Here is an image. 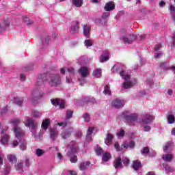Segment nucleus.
<instances>
[{"label":"nucleus","instance_id":"f257e3e1","mask_svg":"<svg viewBox=\"0 0 175 175\" xmlns=\"http://www.w3.org/2000/svg\"><path fill=\"white\" fill-rule=\"evenodd\" d=\"M121 118H124L130 126H135L136 124L139 123L142 125H148L152 123L154 120V116L146 113L143 116L142 119H137V115L135 113H130L128 111H124L121 114Z\"/></svg>","mask_w":175,"mask_h":175},{"label":"nucleus","instance_id":"f03ea898","mask_svg":"<svg viewBox=\"0 0 175 175\" xmlns=\"http://www.w3.org/2000/svg\"><path fill=\"white\" fill-rule=\"evenodd\" d=\"M10 124L13 125L12 131L15 135V137L18 140H14L12 143V147H17L18 146V143L20 144V148L22 151L27 150V141L24 139V135H25V132L21 129V128L17 126L18 124H20V119L16 118L12 119L10 121Z\"/></svg>","mask_w":175,"mask_h":175},{"label":"nucleus","instance_id":"7ed1b4c3","mask_svg":"<svg viewBox=\"0 0 175 175\" xmlns=\"http://www.w3.org/2000/svg\"><path fill=\"white\" fill-rule=\"evenodd\" d=\"M112 73L119 72L122 79H124V82L122 83L123 88L128 90V88H131L134 85L137 84V80L135 78H131V76L128 75L126 70H125V66L122 64H115L111 68Z\"/></svg>","mask_w":175,"mask_h":175},{"label":"nucleus","instance_id":"20e7f679","mask_svg":"<svg viewBox=\"0 0 175 175\" xmlns=\"http://www.w3.org/2000/svg\"><path fill=\"white\" fill-rule=\"evenodd\" d=\"M46 77L47 75H40L37 80V85L38 87L39 85H43V84L46 83V80L52 87H55L61 84V78L59 77V75H51L49 79H46Z\"/></svg>","mask_w":175,"mask_h":175},{"label":"nucleus","instance_id":"39448f33","mask_svg":"<svg viewBox=\"0 0 175 175\" xmlns=\"http://www.w3.org/2000/svg\"><path fill=\"white\" fill-rule=\"evenodd\" d=\"M69 147L70 151L68 152L67 155L70 157V161L72 163H76L77 162V156L75 154L79 151V146L75 141H72L70 143Z\"/></svg>","mask_w":175,"mask_h":175},{"label":"nucleus","instance_id":"423d86ee","mask_svg":"<svg viewBox=\"0 0 175 175\" xmlns=\"http://www.w3.org/2000/svg\"><path fill=\"white\" fill-rule=\"evenodd\" d=\"M120 33L122 35L120 37V40H122V42L127 44H131V43L134 40H136V38H137V36L135 34H125L126 33V30L125 29H122Z\"/></svg>","mask_w":175,"mask_h":175},{"label":"nucleus","instance_id":"0eeeda50","mask_svg":"<svg viewBox=\"0 0 175 175\" xmlns=\"http://www.w3.org/2000/svg\"><path fill=\"white\" fill-rule=\"evenodd\" d=\"M78 73L81 76V79L79 78L78 80L80 83V85H84L85 84V77L90 75V68L87 67H81L78 70Z\"/></svg>","mask_w":175,"mask_h":175},{"label":"nucleus","instance_id":"6e6552de","mask_svg":"<svg viewBox=\"0 0 175 175\" xmlns=\"http://www.w3.org/2000/svg\"><path fill=\"white\" fill-rule=\"evenodd\" d=\"M114 147L116 151H125L129 147V148H133L135 147V142L131 141L128 143V142L126 141L121 146L116 142L114 144Z\"/></svg>","mask_w":175,"mask_h":175},{"label":"nucleus","instance_id":"1a4fd4ad","mask_svg":"<svg viewBox=\"0 0 175 175\" xmlns=\"http://www.w3.org/2000/svg\"><path fill=\"white\" fill-rule=\"evenodd\" d=\"M68 73V76L66 77V83H73V79H72V77H75V68L70 67L68 68H61L60 69V72L62 75H64L65 72Z\"/></svg>","mask_w":175,"mask_h":175},{"label":"nucleus","instance_id":"9d476101","mask_svg":"<svg viewBox=\"0 0 175 175\" xmlns=\"http://www.w3.org/2000/svg\"><path fill=\"white\" fill-rule=\"evenodd\" d=\"M9 129L8 127L5 126L4 129H2L1 130V139L0 140L1 144L3 146H6L8 143H9V139H10V137L8 133H6V131Z\"/></svg>","mask_w":175,"mask_h":175},{"label":"nucleus","instance_id":"9b49d317","mask_svg":"<svg viewBox=\"0 0 175 175\" xmlns=\"http://www.w3.org/2000/svg\"><path fill=\"white\" fill-rule=\"evenodd\" d=\"M125 105V100L120 98H116L113 100L111 103V106L115 107V109H121Z\"/></svg>","mask_w":175,"mask_h":175},{"label":"nucleus","instance_id":"f8f14e48","mask_svg":"<svg viewBox=\"0 0 175 175\" xmlns=\"http://www.w3.org/2000/svg\"><path fill=\"white\" fill-rule=\"evenodd\" d=\"M25 126H27L28 128H29V126H31V132H35V131H36V126H38V124L35 123V122H33V119L29 118H28L27 121L25 122Z\"/></svg>","mask_w":175,"mask_h":175},{"label":"nucleus","instance_id":"ddd939ff","mask_svg":"<svg viewBox=\"0 0 175 175\" xmlns=\"http://www.w3.org/2000/svg\"><path fill=\"white\" fill-rule=\"evenodd\" d=\"M51 102L53 106H59V109L65 107V101L59 98L51 99Z\"/></svg>","mask_w":175,"mask_h":175},{"label":"nucleus","instance_id":"4468645a","mask_svg":"<svg viewBox=\"0 0 175 175\" xmlns=\"http://www.w3.org/2000/svg\"><path fill=\"white\" fill-rule=\"evenodd\" d=\"M110 16V13L105 12L103 14L101 19L98 18L95 20L96 24H105L106 23V19Z\"/></svg>","mask_w":175,"mask_h":175},{"label":"nucleus","instance_id":"2eb2a0df","mask_svg":"<svg viewBox=\"0 0 175 175\" xmlns=\"http://www.w3.org/2000/svg\"><path fill=\"white\" fill-rule=\"evenodd\" d=\"M160 68L161 69H163L164 70H167V69H170L175 73V66H172L171 67H169V63L167 62H162L160 64Z\"/></svg>","mask_w":175,"mask_h":175},{"label":"nucleus","instance_id":"dca6fc26","mask_svg":"<svg viewBox=\"0 0 175 175\" xmlns=\"http://www.w3.org/2000/svg\"><path fill=\"white\" fill-rule=\"evenodd\" d=\"M73 132V129H68L67 130H63L62 133H61V137L62 139H66L72 135V133Z\"/></svg>","mask_w":175,"mask_h":175},{"label":"nucleus","instance_id":"f3484780","mask_svg":"<svg viewBox=\"0 0 175 175\" xmlns=\"http://www.w3.org/2000/svg\"><path fill=\"white\" fill-rule=\"evenodd\" d=\"M109 55L110 53L108 52V51H104L100 57V62H106V61H109Z\"/></svg>","mask_w":175,"mask_h":175},{"label":"nucleus","instance_id":"a211bd4d","mask_svg":"<svg viewBox=\"0 0 175 175\" xmlns=\"http://www.w3.org/2000/svg\"><path fill=\"white\" fill-rule=\"evenodd\" d=\"M113 139H114V136L113 135V134L107 133V137L105 139V144L107 146H110V144H111V143L113 142Z\"/></svg>","mask_w":175,"mask_h":175},{"label":"nucleus","instance_id":"6ab92c4d","mask_svg":"<svg viewBox=\"0 0 175 175\" xmlns=\"http://www.w3.org/2000/svg\"><path fill=\"white\" fill-rule=\"evenodd\" d=\"M174 147V144L172 142H167L164 146V152L167 153L172 151V149Z\"/></svg>","mask_w":175,"mask_h":175},{"label":"nucleus","instance_id":"aec40b11","mask_svg":"<svg viewBox=\"0 0 175 175\" xmlns=\"http://www.w3.org/2000/svg\"><path fill=\"white\" fill-rule=\"evenodd\" d=\"M113 166L115 169H121L122 167V163L121 161V157H117L114 162H113Z\"/></svg>","mask_w":175,"mask_h":175},{"label":"nucleus","instance_id":"412c9836","mask_svg":"<svg viewBox=\"0 0 175 175\" xmlns=\"http://www.w3.org/2000/svg\"><path fill=\"white\" fill-rule=\"evenodd\" d=\"M114 8H116V5H114V2L109 1L106 3V5L105 6V10L107 12H110L111 10H113Z\"/></svg>","mask_w":175,"mask_h":175},{"label":"nucleus","instance_id":"4be33fe9","mask_svg":"<svg viewBox=\"0 0 175 175\" xmlns=\"http://www.w3.org/2000/svg\"><path fill=\"white\" fill-rule=\"evenodd\" d=\"M50 137L53 142L58 137V131L55 129H51L50 130Z\"/></svg>","mask_w":175,"mask_h":175},{"label":"nucleus","instance_id":"5701e85b","mask_svg":"<svg viewBox=\"0 0 175 175\" xmlns=\"http://www.w3.org/2000/svg\"><path fill=\"white\" fill-rule=\"evenodd\" d=\"M82 100L84 103H90L91 105H93L94 103H96V102L95 98H94V97H91V96H86V97L83 98Z\"/></svg>","mask_w":175,"mask_h":175},{"label":"nucleus","instance_id":"b1692460","mask_svg":"<svg viewBox=\"0 0 175 175\" xmlns=\"http://www.w3.org/2000/svg\"><path fill=\"white\" fill-rule=\"evenodd\" d=\"M10 23L9 21H4L3 23L0 22V32H3L5 31V29L8 28L9 27Z\"/></svg>","mask_w":175,"mask_h":175},{"label":"nucleus","instance_id":"393cba45","mask_svg":"<svg viewBox=\"0 0 175 175\" xmlns=\"http://www.w3.org/2000/svg\"><path fill=\"white\" fill-rule=\"evenodd\" d=\"M92 132H94V127H89L88 129V133L86 134V140L87 142H91L92 140Z\"/></svg>","mask_w":175,"mask_h":175},{"label":"nucleus","instance_id":"a878e982","mask_svg":"<svg viewBox=\"0 0 175 175\" xmlns=\"http://www.w3.org/2000/svg\"><path fill=\"white\" fill-rule=\"evenodd\" d=\"M79 31V22L74 21L72 23L71 25V32L74 33V32H77Z\"/></svg>","mask_w":175,"mask_h":175},{"label":"nucleus","instance_id":"bb28decb","mask_svg":"<svg viewBox=\"0 0 175 175\" xmlns=\"http://www.w3.org/2000/svg\"><path fill=\"white\" fill-rule=\"evenodd\" d=\"M91 32V27L89 25H85L83 27V35L85 38H89L90 33Z\"/></svg>","mask_w":175,"mask_h":175},{"label":"nucleus","instance_id":"cd10ccee","mask_svg":"<svg viewBox=\"0 0 175 175\" xmlns=\"http://www.w3.org/2000/svg\"><path fill=\"white\" fill-rule=\"evenodd\" d=\"M50 126V119H45L42 121V128L44 131H47V129Z\"/></svg>","mask_w":175,"mask_h":175},{"label":"nucleus","instance_id":"c85d7f7f","mask_svg":"<svg viewBox=\"0 0 175 175\" xmlns=\"http://www.w3.org/2000/svg\"><path fill=\"white\" fill-rule=\"evenodd\" d=\"M90 165H91V163L90 161L81 163L79 165V170H85V169H87L90 166Z\"/></svg>","mask_w":175,"mask_h":175},{"label":"nucleus","instance_id":"c756f323","mask_svg":"<svg viewBox=\"0 0 175 175\" xmlns=\"http://www.w3.org/2000/svg\"><path fill=\"white\" fill-rule=\"evenodd\" d=\"M162 159L165 161V162H171L172 159H173L172 154H163L162 157Z\"/></svg>","mask_w":175,"mask_h":175},{"label":"nucleus","instance_id":"7c9ffc66","mask_svg":"<svg viewBox=\"0 0 175 175\" xmlns=\"http://www.w3.org/2000/svg\"><path fill=\"white\" fill-rule=\"evenodd\" d=\"M111 158V154L110 153L106 152L105 154H103L102 160L103 162L109 161V159Z\"/></svg>","mask_w":175,"mask_h":175},{"label":"nucleus","instance_id":"2f4dec72","mask_svg":"<svg viewBox=\"0 0 175 175\" xmlns=\"http://www.w3.org/2000/svg\"><path fill=\"white\" fill-rule=\"evenodd\" d=\"M93 76L94 77H96L97 79H99V77H100V76H102V70L100 68H97L96 69L94 72H93Z\"/></svg>","mask_w":175,"mask_h":175},{"label":"nucleus","instance_id":"473e14b6","mask_svg":"<svg viewBox=\"0 0 175 175\" xmlns=\"http://www.w3.org/2000/svg\"><path fill=\"white\" fill-rule=\"evenodd\" d=\"M133 167L134 170H139L140 167H142V163H140L139 161H135L133 162Z\"/></svg>","mask_w":175,"mask_h":175},{"label":"nucleus","instance_id":"72a5a7b5","mask_svg":"<svg viewBox=\"0 0 175 175\" xmlns=\"http://www.w3.org/2000/svg\"><path fill=\"white\" fill-rule=\"evenodd\" d=\"M15 169L16 170H17V172H19V173H23V172H24V167H23V163L20 162L19 163H18V165L15 166Z\"/></svg>","mask_w":175,"mask_h":175},{"label":"nucleus","instance_id":"f704fd0d","mask_svg":"<svg viewBox=\"0 0 175 175\" xmlns=\"http://www.w3.org/2000/svg\"><path fill=\"white\" fill-rule=\"evenodd\" d=\"M72 3L76 8L83 6V0H72Z\"/></svg>","mask_w":175,"mask_h":175},{"label":"nucleus","instance_id":"c9c22d12","mask_svg":"<svg viewBox=\"0 0 175 175\" xmlns=\"http://www.w3.org/2000/svg\"><path fill=\"white\" fill-rule=\"evenodd\" d=\"M163 167L167 173H172L174 170V168L169 166L167 164H163Z\"/></svg>","mask_w":175,"mask_h":175},{"label":"nucleus","instance_id":"e433bc0d","mask_svg":"<svg viewBox=\"0 0 175 175\" xmlns=\"http://www.w3.org/2000/svg\"><path fill=\"white\" fill-rule=\"evenodd\" d=\"M24 99L23 98L19 97H14V102L16 105H18V106H21V103H23Z\"/></svg>","mask_w":175,"mask_h":175},{"label":"nucleus","instance_id":"4c0bfd02","mask_svg":"<svg viewBox=\"0 0 175 175\" xmlns=\"http://www.w3.org/2000/svg\"><path fill=\"white\" fill-rule=\"evenodd\" d=\"M170 10L171 12V16L174 20V21L175 22V7L173 5H170Z\"/></svg>","mask_w":175,"mask_h":175},{"label":"nucleus","instance_id":"58836bf2","mask_svg":"<svg viewBox=\"0 0 175 175\" xmlns=\"http://www.w3.org/2000/svg\"><path fill=\"white\" fill-rule=\"evenodd\" d=\"M104 94L105 95H111V90H110V86L109 85L105 86Z\"/></svg>","mask_w":175,"mask_h":175},{"label":"nucleus","instance_id":"ea45409f","mask_svg":"<svg viewBox=\"0 0 175 175\" xmlns=\"http://www.w3.org/2000/svg\"><path fill=\"white\" fill-rule=\"evenodd\" d=\"M95 151H96L97 155H102V154H103V152H104L103 149H102V148H100L99 146H97L96 147Z\"/></svg>","mask_w":175,"mask_h":175},{"label":"nucleus","instance_id":"a19ab883","mask_svg":"<svg viewBox=\"0 0 175 175\" xmlns=\"http://www.w3.org/2000/svg\"><path fill=\"white\" fill-rule=\"evenodd\" d=\"M73 116V111L70 110H68L66 111V121H68L70 118H72Z\"/></svg>","mask_w":175,"mask_h":175},{"label":"nucleus","instance_id":"79ce46f5","mask_svg":"<svg viewBox=\"0 0 175 175\" xmlns=\"http://www.w3.org/2000/svg\"><path fill=\"white\" fill-rule=\"evenodd\" d=\"M31 116L34 117V118H38V117H40V116H42V112L38 111H33L31 112Z\"/></svg>","mask_w":175,"mask_h":175},{"label":"nucleus","instance_id":"37998d69","mask_svg":"<svg viewBox=\"0 0 175 175\" xmlns=\"http://www.w3.org/2000/svg\"><path fill=\"white\" fill-rule=\"evenodd\" d=\"M167 121H168V124H174L175 122L174 116L169 115L167 117Z\"/></svg>","mask_w":175,"mask_h":175},{"label":"nucleus","instance_id":"c03bdc74","mask_svg":"<svg viewBox=\"0 0 175 175\" xmlns=\"http://www.w3.org/2000/svg\"><path fill=\"white\" fill-rule=\"evenodd\" d=\"M8 161H10V162H11L12 163H13V162H16V161H17V159H16V156H14L13 154H9L8 156Z\"/></svg>","mask_w":175,"mask_h":175},{"label":"nucleus","instance_id":"a18cd8bd","mask_svg":"<svg viewBox=\"0 0 175 175\" xmlns=\"http://www.w3.org/2000/svg\"><path fill=\"white\" fill-rule=\"evenodd\" d=\"M118 137H122L125 135V131L122 129H120L119 132L116 133Z\"/></svg>","mask_w":175,"mask_h":175},{"label":"nucleus","instance_id":"49530a36","mask_svg":"<svg viewBox=\"0 0 175 175\" xmlns=\"http://www.w3.org/2000/svg\"><path fill=\"white\" fill-rule=\"evenodd\" d=\"M84 43L86 47H91L92 46V41L91 40H86Z\"/></svg>","mask_w":175,"mask_h":175},{"label":"nucleus","instance_id":"de8ad7c7","mask_svg":"<svg viewBox=\"0 0 175 175\" xmlns=\"http://www.w3.org/2000/svg\"><path fill=\"white\" fill-rule=\"evenodd\" d=\"M36 154L37 157H42V154H44V151H43V150L41 149H37Z\"/></svg>","mask_w":175,"mask_h":175},{"label":"nucleus","instance_id":"09e8293b","mask_svg":"<svg viewBox=\"0 0 175 175\" xmlns=\"http://www.w3.org/2000/svg\"><path fill=\"white\" fill-rule=\"evenodd\" d=\"M146 83V85H148L149 87H152L154 82L152 81V79H147Z\"/></svg>","mask_w":175,"mask_h":175},{"label":"nucleus","instance_id":"8fccbe9b","mask_svg":"<svg viewBox=\"0 0 175 175\" xmlns=\"http://www.w3.org/2000/svg\"><path fill=\"white\" fill-rule=\"evenodd\" d=\"M122 162L124 166H128V165H129V159L125 157L124 159H123Z\"/></svg>","mask_w":175,"mask_h":175},{"label":"nucleus","instance_id":"3c124183","mask_svg":"<svg viewBox=\"0 0 175 175\" xmlns=\"http://www.w3.org/2000/svg\"><path fill=\"white\" fill-rule=\"evenodd\" d=\"M83 118L85 120V121L86 122H90V116L88 115V113H85L83 115Z\"/></svg>","mask_w":175,"mask_h":175},{"label":"nucleus","instance_id":"603ef678","mask_svg":"<svg viewBox=\"0 0 175 175\" xmlns=\"http://www.w3.org/2000/svg\"><path fill=\"white\" fill-rule=\"evenodd\" d=\"M148 152H150V149L147 147L144 148L142 151V154H148Z\"/></svg>","mask_w":175,"mask_h":175},{"label":"nucleus","instance_id":"864d4df0","mask_svg":"<svg viewBox=\"0 0 175 175\" xmlns=\"http://www.w3.org/2000/svg\"><path fill=\"white\" fill-rule=\"evenodd\" d=\"M144 132H150L151 131V126L148 125L144 126Z\"/></svg>","mask_w":175,"mask_h":175},{"label":"nucleus","instance_id":"5fc2aeb1","mask_svg":"<svg viewBox=\"0 0 175 175\" xmlns=\"http://www.w3.org/2000/svg\"><path fill=\"white\" fill-rule=\"evenodd\" d=\"M1 165H3V154H2V152H0V166Z\"/></svg>","mask_w":175,"mask_h":175},{"label":"nucleus","instance_id":"6e6d98bb","mask_svg":"<svg viewBox=\"0 0 175 175\" xmlns=\"http://www.w3.org/2000/svg\"><path fill=\"white\" fill-rule=\"evenodd\" d=\"M172 39V47H174V46H175V33H173Z\"/></svg>","mask_w":175,"mask_h":175},{"label":"nucleus","instance_id":"4d7b16f0","mask_svg":"<svg viewBox=\"0 0 175 175\" xmlns=\"http://www.w3.org/2000/svg\"><path fill=\"white\" fill-rule=\"evenodd\" d=\"M161 47H162V45L161 44H157L154 46V51H158V50H160Z\"/></svg>","mask_w":175,"mask_h":175},{"label":"nucleus","instance_id":"13d9d810","mask_svg":"<svg viewBox=\"0 0 175 175\" xmlns=\"http://www.w3.org/2000/svg\"><path fill=\"white\" fill-rule=\"evenodd\" d=\"M57 125H59V126H66V125H68V123H66V122H59V123H57Z\"/></svg>","mask_w":175,"mask_h":175},{"label":"nucleus","instance_id":"bf43d9fd","mask_svg":"<svg viewBox=\"0 0 175 175\" xmlns=\"http://www.w3.org/2000/svg\"><path fill=\"white\" fill-rule=\"evenodd\" d=\"M6 111H8V107H5L0 112V114H5Z\"/></svg>","mask_w":175,"mask_h":175},{"label":"nucleus","instance_id":"052dcab7","mask_svg":"<svg viewBox=\"0 0 175 175\" xmlns=\"http://www.w3.org/2000/svg\"><path fill=\"white\" fill-rule=\"evenodd\" d=\"M163 55V53H157L155 54V58H161V57H162Z\"/></svg>","mask_w":175,"mask_h":175},{"label":"nucleus","instance_id":"680f3d73","mask_svg":"<svg viewBox=\"0 0 175 175\" xmlns=\"http://www.w3.org/2000/svg\"><path fill=\"white\" fill-rule=\"evenodd\" d=\"M159 5L160 8H163L165 6V5H166V3H165V1H161L159 2Z\"/></svg>","mask_w":175,"mask_h":175},{"label":"nucleus","instance_id":"e2e57ef3","mask_svg":"<svg viewBox=\"0 0 175 175\" xmlns=\"http://www.w3.org/2000/svg\"><path fill=\"white\" fill-rule=\"evenodd\" d=\"M76 136L77 137H81V136H83V133H81V131H77L76 133Z\"/></svg>","mask_w":175,"mask_h":175},{"label":"nucleus","instance_id":"0e129e2a","mask_svg":"<svg viewBox=\"0 0 175 175\" xmlns=\"http://www.w3.org/2000/svg\"><path fill=\"white\" fill-rule=\"evenodd\" d=\"M68 175H77V174L75 171L70 170V171H68Z\"/></svg>","mask_w":175,"mask_h":175},{"label":"nucleus","instance_id":"69168bd1","mask_svg":"<svg viewBox=\"0 0 175 175\" xmlns=\"http://www.w3.org/2000/svg\"><path fill=\"white\" fill-rule=\"evenodd\" d=\"M25 166L29 167V160L28 159H26L25 160Z\"/></svg>","mask_w":175,"mask_h":175},{"label":"nucleus","instance_id":"338daca9","mask_svg":"<svg viewBox=\"0 0 175 175\" xmlns=\"http://www.w3.org/2000/svg\"><path fill=\"white\" fill-rule=\"evenodd\" d=\"M21 80H22V81H24V80H25V75L24 74L21 75Z\"/></svg>","mask_w":175,"mask_h":175},{"label":"nucleus","instance_id":"774afa93","mask_svg":"<svg viewBox=\"0 0 175 175\" xmlns=\"http://www.w3.org/2000/svg\"><path fill=\"white\" fill-rule=\"evenodd\" d=\"M167 94L169 95H173V90L172 89H169L167 91Z\"/></svg>","mask_w":175,"mask_h":175}]
</instances>
